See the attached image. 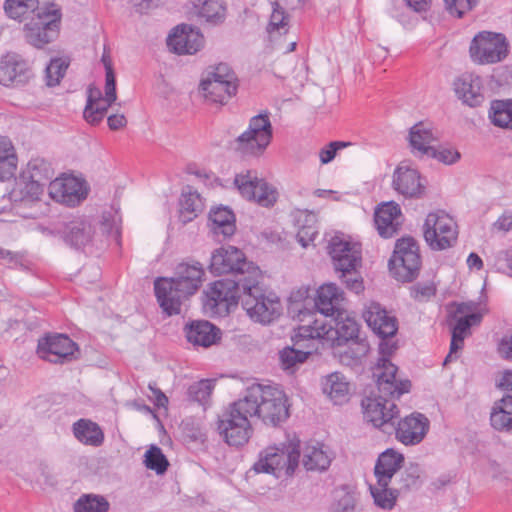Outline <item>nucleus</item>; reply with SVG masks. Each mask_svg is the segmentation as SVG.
I'll return each mask as SVG.
<instances>
[{
  "instance_id": "obj_19",
  "label": "nucleus",
  "mask_w": 512,
  "mask_h": 512,
  "mask_svg": "<svg viewBox=\"0 0 512 512\" xmlns=\"http://www.w3.org/2000/svg\"><path fill=\"white\" fill-rule=\"evenodd\" d=\"M76 350L77 344L67 335L55 334L38 341L37 354L44 360L57 363L64 359H70Z\"/></svg>"
},
{
  "instance_id": "obj_50",
  "label": "nucleus",
  "mask_w": 512,
  "mask_h": 512,
  "mask_svg": "<svg viewBox=\"0 0 512 512\" xmlns=\"http://www.w3.org/2000/svg\"><path fill=\"white\" fill-rule=\"evenodd\" d=\"M37 0H6L5 1V12L6 14L15 20L22 21L37 10Z\"/></svg>"
},
{
  "instance_id": "obj_54",
  "label": "nucleus",
  "mask_w": 512,
  "mask_h": 512,
  "mask_svg": "<svg viewBox=\"0 0 512 512\" xmlns=\"http://www.w3.org/2000/svg\"><path fill=\"white\" fill-rule=\"evenodd\" d=\"M145 466L155 471L157 474H163L168 468V460L162 450L157 446H151L144 455Z\"/></svg>"
},
{
  "instance_id": "obj_45",
  "label": "nucleus",
  "mask_w": 512,
  "mask_h": 512,
  "mask_svg": "<svg viewBox=\"0 0 512 512\" xmlns=\"http://www.w3.org/2000/svg\"><path fill=\"white\" fill-rule=\"evenodd\" d=\"M488 117L494 126L512 129V99H496L491 101Z\"/></svg>"
},
{
  "instance_id": "obj_16",
  "label": "nucleus",
  "mask_w": 512,
  "mask_h": 512,
  "mask_svg": "<svg viewBox=\"0 0 512 512\" xmlns=\"http://www.w3.org/2000/svg\"><path fill=\"white\" fill-rule=\"evenodd\" d=\"M48 193L56 202L74 207L87 198L88 187L81 178L62 175L50 182Z\"/></svg>"
},
{
  "instance_id": "obj_60",
  "label": "nucleus",
  "mask_w": 512,
  "mask_h": 512,
  "mask_svg": "<svg viewBox=\"0 0 512 512\" xmlns=\"http://www.w3.org/2000/svg\"><path fill=\"white\" fill-rule=\"evenodd\" d=\"M425 157L436 159L439 162L446 165H452L460 159L461 155L454 148L442 146L436 148L433 146L432 152H428V154Z\"/></svg>"
},
{
  "instance_id": "obj_30",
  "label": "nucleus",
  "mask_w": 512,
  "mask_h": 512,
  "mask_svg": "<svg viewBox=\"0 0 512 512\" xmlns=\"http://www.w3.org/2000/svg\"><path fill=\"white\" fill-rule=\"evenodd\" d=\"M187 341L194 346L210 347L221 338V330L206 320H196L185 326Z\"/></svg>"
},
{
  "instance_id": "obj_4",
  "label": "nucleus",
  "mask_w": 512,
  "mask_h": 512,
  "mask_svg": "<svg viewBox=\"0 0 512 512\" xmlns=\"http://www.w3.org/2000/svg\"><path fill=\"white\" fill-rule=\"evenodd\" d=\"M61 18V10L55 4L37 8L23 27L27 43L43 48L54 41L59 35Z\"/></svg>"
},
{
  "instance_id": "obj_21",
  "label": "nucleus",
  "mask_w": 512,
  "mask_h": 512,
  "mask_svg": "<svg viewBox=\"0 0 512 512\" xmlns=\"http://www.w3.org/2000/svg\"><path fill=\"white\" fill-rule=\"evenodd\" d=\"M204 37L198 29L187 24L175 27L167 37L168 48L179 55L194 54L201 49Z\"/></svg>"
},
{
  "instance_id": "obj_6",
  "label": "nucleus",
  "mask_w": 512,
  "mask_h": 512,
  "mask_svg": "<svg viewBox=\"0 0 512 512\" xmlns=\"http://www.w3.org/2000/svg\"><path fill=\"white\" fill-rule=\"evenodd\" d=\"M200 91L211 104L225 105L237 92V79L232 69L220 63L201 80Z\"/></svg>"
},
{
  "instance_id": "obj_55",
  "label": "nucleus",
  "mask_w": 512,
  "mask_h": 512,
  "mask_svg": "<svg viewBox=\"0 0 512 512\" xmlns=\"http://www.w3.org/2000/svg\"><path fill=\"white\" fill-rule=\"evenodd\" d=\"M279 198L278 188L266 181L258 178V206L270 208L275 205Z\"/></svg>"
},
{
  "instance_id": "obj_53",
  "label": "nucleus",
  "mask_w": 512,
  "mask_h": 512,
  "mask_svg": "<svg viewBox=\"0 0 512 512\" xmlns=\"http://www.w3.org/2000/svg\"><path fill=\"white\" fill-rule=\"evenodd\" d=\"M69 66V61L65 58H53L45 70L46 84L50 87L56 86L64 77Z\"/></svg>"
},
{
  "instance_id": "obj_23",
  "label": "nucleus",
  "mask_w": 512,
  "mask_h": 512,
  "mask_svg": "<svg viewBox=\"0 0 512 512\" xmlns=\"http://www.w3.org/2000/svg\"><path fill=\"white\" fill-rule=\"evenodd\" d=\"M483 315L480 312L458 316L449 313L448 325L451 328V343L450 351L444 360V364L451 361L453 354L461 350L464 346L465 338L470 334V328L474 325H479L482 321Z\"/></svg>"
},
{
  "instance_id": "obj_51",
  "label": "nucleus",
  "mask_w": 512,
  "mask_h": 512,
  "mask_svg": "<svg viewBox=\"0 0 512 512\" xmlns=\"http://www.w3.org/2000/svg\"><path fill=\"white\" fill-rule=\"evenodd\" d=\"M234 184L241 196L249 201L256 196V176L251 170L236 174Z\"/></svg>"
},
{
  "instance_id": "obj_36",
  "label": "nucleus",
  "mask_w": 512,
  "mask_h": 512,
  "mask_svg": "<svg viewBox=\"0 0 512 512\" xmlns=\"http://www.w3.org/2000/svg\"><path fill=\"white\" fill-rule=\"evenodd\" d=\"M231 149L236 158L242 161L256 156V116L250 119L248 129L231 143Z\"/></svg>"
},
{
  "instance_id": "obj_32",
  "label": "nucleus",
  "mask_w": 512,
  "mask_h": 512,
  "mask_svg": "<svg viewBox=\"0 0 512 512\" xmlns=\"http://www.w3.org/2000/svg\"><path fill=\"white\" fill-rule=\"evenodd\" d=\"M404 456L402 453L389 448L383 451L377 458L374 475L378 482L391 483L392 478L402 468Z\"/></svg>"
},
{
  "instance_id": "obj_24",
  "label": "nucleus",
  "mask_w": 512,
  "mask_h": 512,
  "mask_svg": "<svg viewBox=\"0 0 512 512\" xmlns=\"http://www.w3.org/2000/svg\"><path fill=\"white\" fill-rule=\"evenodd\" d=\"M204 276V268L199 262H182L177 265L171 279L180 288L178 291L189 299L202 286Z\"/></svg>"
},
{
  "instance_id": "obj_49",
  "label": "nucleus",
  "mask_w": 512,
  "mask_h": 512,
  "mask_svg": "<svg viewBox=\"0 0 512 512\" xmlns=\"http://www.w3.org/2000/svg\"><path fill=\"white\" fill-rule=\"evenodd\" d=\"M108 500L98 494H83L74 503V512H108Z\"/></svg>"
},
{
  "instance_id": "obj_31",
  "label": "nucleus",
  "mask_w": 512,
  "mask_h": 512,
  "mask_svg": "<svg viewBox=\"0 0 512 512\" xmlns=\"http://www.w3.org/2000/svg\"><path fill=\"white\" fill-rule=\"evenodd\" d=\"M93 227L86 218H75L64 224L61 231L64 241L75 248L88 245L93 237Z\"/></svg>"
},
{
  "instance_id": "obj_3",
  "label": "nucleus",
  "mask_w": 512,
  "mask_h": 512,
  "mask_svg": "<svg viewBox=\"0 0 512 512\" xmlns=\"http://www.w3.org/2000/svg\"><path fill=\"white\" fill-rule=\"evenodd\" d=\"M329 343L333 347L348 345L345 355L353 360H360L369 352L370 346L365 338L360 337V326L346 309L328 320Z\"/></svg>"
},
{
  "instance_id": "obj_57",
  "label": "nucleus",
  "mask_w": 512,
  "mask_h": 512,
  "mask_svg": "<svg viewBox=\"0 0 512 512\" xmlns=\"http://www.w3.org/2000/svg\"><path fill=\"white\" fill-rule=\"evenodd\" d=\"M215 385V380L211 379H203L200 380L194 384H192L189 389L188 393L189 396L201 403L204 404L210 397Z\"/></svg>"
},
{
  "instance_id": "obj_20",
  "label": "nucleus",
  "mask_w": 512,
  "mask_h": 512,
  "mask_svg": "<svg viewBox=\"0 0 512 512\" xmlns=\"http://www.w3.org/2000/svg\"><path fill=\"white\" fill-rule=\"evenodd\" d=\"M363 318L380 339L392 338L398 331L397 318L377 302H371L366 306Z\"/></svg>"
},
{
  "instance_id": "obj_34",
  "label": "nucleus",
  "mask_w": 512,
  "mask_h": 512,
  "mask_svg": "<svg viewBox=\"0 0 512 512\" xmlns=\"http://www.w3.org/2000/svg\"><path fill=\"white\" fill-rule=\"evenodd\" d=\"M322 390L335 405L348 402L350 397V384L339 372H333L323 378Z\"/></svg>"
},
{
  "instance_id": "obj_18",
  "label": "nucleus",
  "mask_w": 512,
  "mask_h": 512,
  "mask_svg": "<svg viewBox=\"0 0 512 512\" xmlns=\"http://www.w3.org/2000/svg\"><path fill=\"white\" fill-rule=\"evenodd\" d=\"M429 427V419L424 414L413 412L398 421L395 437L405 446H414L424 440Z\"/></svg>"
},
{
  "instance_id": "obj_29",
  "label": "nucleus",
  "mask_w": 512,
  "mask_h": 512,
  "mask_svg": "<svg viewBox=\"0 0 512 512\" xmlns=\"http://www.w3.org/2000/svg\"><path fill=\"white\" fill-rule=\"evenodd\" d=\"M392 184L398 193L410 198L421 196L425 189L420 173L405 164L395 169Z\"/></svg>"
},
{
  "instance_id": "obj_5",
  "label": "nucleus",
  "mask_w": 512,
  "mask_h": 512,
  "mask_svg": "<svg viewBox=\"0 0 512 512\" xmlns=\"http://www.w3.org/2000/svg\"><path fill=\"white\" fill-rule=\"evenodd\" d=\"M398 346L391 338L381 339L379 343V358L373 367V375L377 379L378 391L393 396H402L411 388L409 380H397L398 367L390 361V357Z\"/></svg>"
},
{
  "instance_id": "obj_33",
  "label": "nucleus",
  "mask_w": 512,
  "mask_h": 512,
  "mask_svg": "<svg viewBox=\"0 0 512 512\" xmlns=\"http://www.w3.org/2000/svg\"><path fill=\"white\" fill-rule=\"evenodd\" d=\"M435 141L437 137L427 124L419 122L410 128L409 143L416 157L424 158L428 152H432V143Z\"/></svg>"
},
{
  "instance_id": "obj_38",
  "label": "nucleus",
  "mask_w": 512,
  "mask_h": 512,
  "mask_svg": "<svg viewBox=\"0 0 512 512\" xmlns=\"http://www.w3.org/2000/svg\"><path fill=\"white\" fill-rule=\"evenodd\" d=\"M332 461V454L324 445H308L306 446L302 463L308 471H326Z\"/></svg>"
},
{
  "instance_id": "obj_43",
  "label": "nucleus",
  "mask_w": 512,
  "mask_h": 512,
  "mask_svg": "<svg viewBox=\"0 0 512 512\" xmlns=\"http://www.w3.org/2000/svg\"><path fill=\"white\" fill-rule=\"evenodd\" d=\"M282 314V304L274 292L258 295V323L270 324Z\"/></svg>"
},
{
  "instance_id": "obj_10",
  "label": "nucleus",
  "mask_w": 512,
  "mask_h": 512,
  "mask_svg": "<svg viewBox=\"0 0 512 512\" xmlns=\"http://www.w3.org/2000/svg\"><path fill=\"white\" fill-rule=\"evenodd\" d=\"M300 442L291 441L282 447L267 449L263 458L258 460V472L263 471L276 478L291 477L299 465Z\"/></svg>"
},
{
  "instance_id": "obj_11",
  "label": "nucleus",
  "mask_w": 512,
  "mask_h": 512,
  "mask_svg": "<svg viewBox=\"0 0 512 512\" xmlns=\"http://www.w3.org/2000/svg\"><path fill=\"white\" fill-rule=\"evenodd\" d=\"M241 287L230 279L211 283L204 292L203 308L210 316H227L238 304V290Z\"/></svg>"
},
{
  "instance_id": "obj_64",
  "label": "nucleus",
  "mask_w": 512,
  "mask_h": 512,
  "mask_svg": "<svg viewBox=\"0 0 512 512\" xmlns=\"http://www.w3.org/2000/svg\"><path fill=\"white\" fill-rule=\"evenodd\" d=\"M411 296L417 301H425L436 293V286L433 282H418L410 289Z\"/></svg>"
},
{
  "instance_id": "obj_42",
  "label": "nucleus",
  "mask_w": 512,
  "mask_h": 512,
  "mask_svg": "<svg viewBox=\"0 0 512 512\" xmlns=\"http://www.w3.org/2000/svg\"><path fill=\"white\" fill-rule=\"evenodd\" d=\"M272 11L269 22L266 26V32L270 41H275L277 37L288 33L290 28V16L277 1L271 3Z\"/></svg>"
},
{
  "instance_id": "obj_26",
  "label": "nucleus",
  "mask_w": 512,
  "mask_h": 512,
  "mask_svg": "<svg viewBox=\"0 0 512 512\" xmlns=\"http://www.w3.org/2000/svg\"><path fill=\"white\" fill-rule=\"evenodd\" d=\"M31 71L28 62L18 54H7L0 62V83L5 86L22 85Z\"/></svg>"
},
{
  "instance_id": "obj_48",
  "label": "nucleus",
  "mask_w": 512,
  "mask_h": 512,
  "mask_svg": "<svg viewBox=\"0 0 512 512\" xmlns=\"http://www.w3.org/2000/svg\"><path fill=\"white\" fill-rule=\"evenodd\" d=\"M389 484L377 481L375 485H370V493L374 503L384 510H391L395 506L399 494L398 489L389 488Z\"/></svg>"
},
{
  "instance_id": "obj_63",
  "label": "nucleus",
  "mask_w": 512,
  "mask_h": 512,
  "mask_svg": "<svg viewBox=\"0 0 512 512\" xmlns=\"http://www.w3.org/2000/svg\"><path fill=\"white\" fill-rule=\"evenodd\" d=\"M339 278L346 288L355 294H359L364 290L363 279L358 269L349 272H340Z\"/></svg>"
},
{
  "instance_id": "obj_28",
  "label": "nucleus",
  "mask_w": 512,
  "mask_h": 512,
  "mask_svg": "<svg viewBox=\"0 0 512 512\" xmlns=\"http://www.w3.org/2000/svg\"><path fill=\"white\" fill-rule=\"evenodd\" d=\"M454 90L458 98L470 107H478L485 100L483 79L474 73L460 75L454 82Z\"/></svg>"
},
{
  "instance_id": "obj_61",
  "label": "nucleus",
  "mask_w": 512,
  "mask_h": 512,
  "mask_svg": "<svg viewBox=\"0 0 512 512\" xmlns=\"http://www.w3.org/2000/svg\"><path fill=\"white\" fill-rule=\"evenodd\" d=\"M350 145H351L350 142H345V141L329 142L328 144H326L319 150L318 156H319L320 163L322 165L331 163L335 159L337 153L340 150H342Z\"/></svg>"
},
{
  "instance_id": "obj_9",
  "label": "nucleus",
  "mask_w": 512,
  "mask_h": 512,
  "mask_svg": "<svg viewBox=\"0 0 512 512\" xmlns=\"http://www.w3.org/2000/svg\"><path fill=\"white\" fill-rule=\"evenodd\" d=\"M388 266L390 272L397 280L402 282L414 280L421 266L417 241L412 237L398 239Z\"/></svg>"
},
{
  "instance_id": "obj_14",
  "label": "nucleus",
  "mask_w": 512,
  "mask_h": 512,
  "mask_svg": "<svg viewBox=\"0 0 512 512\" xmlns=\"http://www.w3.org/2000/svg\"><path fill=\"white\" fill-rule=\"evenodd\" d=\"M400 397L380 391L376 397H367L362 401L364 419L375 428H384L387 425L394 426L393 420L399 414V408L395 400Z\"/></svg>"
},
{
  "instance_id": "obj_47",
  "label": "nucleus",
  "mask_w": 512,
  "mask_h": 512,
  "mask_svg": "<svg viewBox=\"0 0 512 512\" xmlns=\"http://www.w3.org/2000/svg\"><path fill=\"white\" fill-rule=\"evenodd\" d=\"M28 171L32 195L38 197L43 192V182L50 178V168L44 160L35 159L28 163Z\"/></svg>"
},
{
  "instance_id": "obj_59",
  "label": "nucleus",
  "mask_w": 512,
  "mask_h": 512,
  "mask_svg": "<svg viewBox=\"0 0 512 512\" xmlns=\"http://www.w3.org/2000/svg\"><path fill=\"white\" fill-rule=\"evenodd\" d=\"M356 499L352 492L341 489L336 491L334 497V512H355Z\"/></svg>"
},
{
  "instance_id": "obj_44",
  "label": "nucleus",
  "mask_w": 512,
  "mask_h": 512,
  "mask_svg": "<svg viewBox=\"0 0 512 512\" xmlns=\"http://www.w3.org/2000/svg\"><path fill=\"white\" fill-rule=\"evenodd\" d=\"M297 239L302 247H307L318 235L317 215L311 211H300L296 216Z\"/></svg>"
},
{
  "instance_id": "obj_8",
  "label": "nucleus",
  "mask_w": 512,
  "mask_h": 512,
  "mask_svg": "<svg viewBox=\"0 0 512 512\" xmlns=\"http://www.w3.org/2000/svg\"><path fill=\"white\" fill-rule=\"evenodd\" d=\"M258 392V418L265 424L276 427L290 417L289 400L279 384L258 383Z\"/></svg>"
},
{
  "instance_id": "obj_27",
  "label": "nucleus",
  "mask_w": 512,
  "mask_h": 512,
  "mask_svg": "<svg viewBox=\"0 0 512 512\" xmlns=\"http://www.w3.org/2000/svg\"><path fill=\"white\" fill-rule=\"evenodd\" d=\"M374 223L381 237H393L402 224L400 206L392 201L380 204L374 213Z\"/></svg>"
},
{
  "instance_id": "obj_46",
  "label": "nucleus",
  "mask_w": 512,
  "mask_h": 512,
  "mask_svg": "<svg viewBox=\"0 0 512 512\" xmlns=\"http://www.w3.org/2000/svg\"><path fill=\"white\" fill-rule=\"evenodd\" d=\"M17 169V156L12 142L0 136V180L12 178Z\"/></svg>"
},
{
  "instance_id": "obj_41",
  "label": "nucleus",
  "mask_w": 512,
  "mask_h": 512,
  "mask_svg": "<svg viewBox=\"0 0 512 512\" xmlns=\"http://www.w3.org/2000/svg\"><path fill=\"white\" fill-rule=\"evenodd\" d=\"M192 13L199 20L217 24L225 18V7L220 0H195Z\"/></svg>"
},
{
  "instance_id": "obj_22",
  "label": "nucleus",
  "mask_w": 512,
  "mask_h": 512,
  "mask_svg": "<svg viewBox=\"0 0 512 512\" xmlns=\"http://www.w3.org/2000/svg\"><path fill=\"white\" fill-rule=\"evenodd\" d=\"M179 289L171 277H159L154 281L157 301L168 316L180 314L181 307L187 300L184 293L178 291Z\"/></svg>"
},
{
  "instance_id": "obj_56",
  "label": "nucleus",
  "mask_w": 512,
  "mask_h": 512,
  "mask_svg": "<svg viewBox=\"0 0 512 512\" xmlns=\"http://www.w3.org/2000/svg\"><path fill=\"white\" fill-rule=\"evenodd\" d=\"M311 351H303L301 349H294L293 347H286L279 352L280 365L284 370L293 368L298 363H303Z\"/></svg>"
},
{
  "instance_id": "obj_37",
  "label": "nucleus",
  "mask_w": 512,
  "mask_h": 512,
  "mask_svg": "<svg viewBox=\"0 0 512 512\" xmlns=\"http://www.w3.org/2000/svg\"><path fill=\"white\" fill-rule=\"evenodd\" d=\"M204 208L200 194L191 187L183 189L179 201V219L183 224L194 220Z\"/></svg>"
},
{
  "instance_id": "obj_12",
  "label": "nucleus",
  "mask_w": 512,
  "mask_h": 512,
  "mask_svg": "<svg viewBox=\"0 0 512 512\" xmlns=\"http://www.w3.org/2000/svg\"><path fill=\"white\" fill-rule=\"evenodd\" d=\"M425 241L432 250L450 248L457 240V224L442 210L430 212L423 225Z\"/></svg>"
},
{
  "instance_id": "obj_7",
  "label": "nucleus",
  "mask_w": 512,
  "mask_h": 512,
  "mask_svg": "<svg viewBox=\"0 0 512 512\" xmlns=\"http://www.w3.org/2000/svg\"><path fill=\"white\" fill-rule=\"evenodd\" d=\"M509 48V42L503 33L480 31L470 42L469 55L475 64H496L507 58Z\"/></svg>"
},
{
  "instance_id": "obj_25",
  "label": "nucleus",
  "mask_w": 512,
  "mask_h": 512,
  "mask_svg": "<svg viewBox=\"0 0 512 512\" xmlns=\"http://www.w3.org/2000/svg\"><path fill=\"white\" fill-rule=\"evenodd\" d=\"M344 300V292L338 286L323 284L317 289L313 309L325 318L333 317L345 309Z\"/></svg>"
},
{
  "instance_id": "obj_52",
  "label": "nucleus",
  "mask_w": 512,
  "mask_h": 512,
  "mask_svg": "<svg viewBox=\"0 0 512 512\" xmlns=\"http://www.w3.org/2000/svg\"><path fill=\"white\" fill-rule=\"evenodd\" d=\"M273 138V128L267 110L258 112V155L263 153Z\"/></svg>"
},
{
  "instance_id": "obj_40",
  "label": "nucleus",
  "mask_w": 512,
  "mask_h": 512,
  "mask_svg": "<svg viewBox=\"0 0 512 512\" xmlns=\"http://www.w3.org/2000/svg\"><path fill=\"white\" fill-rule=\"evenodd\" d=\"M314 297L310 295L309 287H300L291 291L288 298L287 311L292 319L313 312Z\"/></svg>"
},
{
  "instance_id": "obj_62",
  "label": "nucleus",
  "mask_w": 512,
  "mask_h": 512,
  "mask_svg": "<svg viewBox=\"0 0 512 512\" xmlns=\"http://www.w3.org/2000/svg\"><path fill=\"white\" fill-rule=\"evenodd\" d=\"M479 0H444L446 9L455 17L461 18L473 9Z\"/></svg>"
},
{
  "instance_id": "obj_35",
  "label": "nucleus",
  "mask_w": 512,
  "mask_h": 512,
  "mask_svg": "<svg viewBox=\"0 0 512 512\" xmlns=\"http://www.w3.org/2000/svg\"><path fill=\"white\" fill-rule=\"evenodd\" d=\"M209 228L214 236L229 237L234 234L235 217L228 207H215L209 212Z\"/></svg>"
},
{
  "instance_id": "obj_17",
  "label": "nucleus",
  "mask_w": 512,
  "mask_h": 512,
  "mask_svg": "<svg viewBox=\"0 0 512 512\" xmlns=\"http://www.w3.org/2000/svg\"><path fill=\"white\" fill-rule=\"evenodd\" d=\"M116 99V80H113L111 75L108 76V81L105 83V96H102L100 89L90 86L83 112L85 120L92 125L98 124Z\"/></svg>"
},
{
  "instance_id": "obj_13",
  "label": "nucleus",
  "mask_w": 512,
  "mask_h": 512,
  "mask_svg": "<svg viewBox=\"0 0 512 512\" xmlns=\"http://www.w3.org/2000/svg\"><path fill=\"white\" fill-rule=\"evenodd\" d=\"M295 320L300 322L291 337L295 346L306 348L312 354L317 350L319 343H329L328 320L318 316L315 310Z\"/></svg>"
},
{
  "instance_id": "obj_1",
  "label": "nucleus",
  "mask_w": 512,
  "mask_h": 512,
  "mask_svg": "<svg viewBox=\"0 0 512 512\" xmlns=\"http://www.w3.org/2000/svg\"><path fill=\"white\" fill-rule=\"evenodd\" d=\"M209 269L214 275L228 273L248 274L247 277L240 280L242 289L241 301L247 315L254 319L256 316V297L254 295L256 289V268L252 263L247 262L244 253L234 246L220 247L212 253Z\"/></svg>"
},
{
  "instance_id": "obj_39",
  "label": "nucleus",
  "mask_w": 512,
  "mask_h": 512,
  "mask_svg": "<svg viewBox=\"0 0 512 512\" xmlns=\"http://www.w3.org/2000/svg\"><path fill=\"white\" fill-rule=\"evenodd\" d=\"M73 434L79 442L93 447L100 446L104 441V433L100 426L89 419H80L75 422Z\"/></svg>"
},
{
  "instance_id": "obj_2",
  "label": "nucleus",
  "mask_w": 512,
  "mask_h": 512,
  "mask_svg": "<svg viewBox=\"0 0 512 512\" xmlns=\"http://www.w3.org/2000/svg\"><path fill=\"white\" fill-rule=\"evenodd\" d=\"M254 415H256V394L252 385L219 420L220 435L228 445L238 447L248 442L253 433L249 418Z\"/></svg>"
},
{
  "instance_id": "obj_15",
  "label": "nucleus",
  "mask_w": 512,
  "mask_h": 512,
  "mask_svg": "<svg viewBox=\"0 0 512 512\" xmlns=\"http://www.w3.org/2000/svg\"><path fill=\"white\" fill-rule=\"evenodd\" d=\"M328 253L337 272H349L361 267L362 249L360 243L336 235L330 240Z\"/></svg>"
},
{
  "instance_id": "obj_58",
  "label": "nucleus",
  "mask_w": 512,
  "mask_h": 512,
  "mask_svg": "<svg viewBox=\"0 0 512 512\" xmlns=\"http://www.w3.org/2000/svg\"><path fill=\"white\" fill-rule=\"evenodd\" d=\"M490 422L495 430L500 432L512 433V415L511 412L501 410L493 406Z\"/></svg>"
}]
</instances>
